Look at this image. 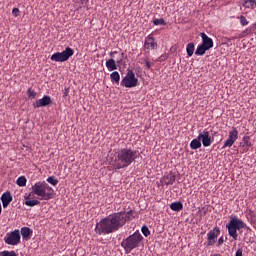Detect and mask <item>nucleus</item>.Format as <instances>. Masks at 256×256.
<instances>
[{
    "label": "nucleus",
    "mask_w": 256,
    "mask_h": 256,
    "mask_svg": "<svg viewBox=\"0 0 256 256\" xmlns=\"http://www.w3.org/2000/svg\"><path fill=\"white\" fill-rule=\"evenodd\" d=\"M131 213L132 211L117 212L105 217L99 223H97L95 232L98 235H109L117 232L119 229L125 226L127 221L130 220Z\"/></svg>",
    "instance_id": "f257e3e1"
},
{
    "label": "nucleus",
    "mask_w": 256,
    "mask_h": 256,
    "mask_svg": "<svg viewBox=\"0 0 256 256\" xmlns=\"http://www.w3.org/2000/svg\"><path fill=\"white\" fill-rule=\"evenodd\" d=\"M36 195L40 201H49L54 197V190L46 182H37L32 186V191L25 197V205L29 207L38 206V200H31Z\"/></svg>",
    "instance_id": "f03ea898"
},
{
    "label": "nucleus",
    "mask_w": 256,
    "mask_h": 256,
    "mask_svg": "<svg viewBox=\"0 0 256 256\" xmlns=\"http://www.w3.org/2000/svg\"><path fill=\"white\" fill-rule=\"evenodd\" d=\"M138 157L139 154L136 151L123 148L118 152L115 160H112L111 164L115 169H123L130 166Z\"/></svg>",
    "instance_id": "7ed1b4c3"
},
{
    "label": "nucleus",
    "mask_w": 256,
    "mask_h": 256,
    "mask_svg": "<svg viewBox=\"0 0 256 256\" xmlns=\"http://www.w3.org/2000/svg\"><path fill=\"white\" fill-rule=\"evenodd\" d=\"M226 228H228V235H230V237H232L234 240H237V231L246 228V224L242 220L238 219L236 216H232L230 218V223L226 225Z\"/></svg>",
    "instance_id": "20e7f679"
},
{
    "label": "nucleus",
    "mask_w": 256,
    "mask_h": 256,
    "mask_svg": "<svg viewBox=\"0 0 256 256\" xmlns=\"http://www.w3.org/2000/svg\"><path fill=\"white\" fill-rule=\"evenodd\" d=\"M142 240V235L139 232H136L133 235L129 236L126 240H124L121 243V246L124 248L126 254H129L133 249L139 246Z\"/></svg>",
    "instance_id": "39448f33"
},
{
    "label": "nucleus",
    "mask_w": 256,
    "mask_h": 256,
    "mask_svg": "<svg viewBox=\"0 0 256 256\" xmlns=\"http://www.w3.org/2000/svg\"><path fill=\"white\" fill-rule=\"evenodd\" d=\"M74 54V51L71 47H66L65 50L62 52H56L53 55H51V60L54 62H66L69 60L70 57H72Z\"/></svg>",
    "instance_id": "423d86ee"
},
{
    "label": "nucleus",
    "mask_w": 256,
    "mask_h": 256,
    "mask_svg": "<svg viewBox=\"0 0 256 256\" xmlns=\"http://www.w3.org/2000/svg\"><path fill=\"white\" fill-rule=\"evenodd\" d=\"M138 85V79L135 77V73L129 70L126 76L122 79L121 86L126 88H134Z\"/></svg>",
    "instance_id": "0eeeda50"
},
{
    "label": "nucleus",
    "mask_w": 256,
    "mask_h": 256,
    "mask_svg": "<svg viewBox=\"0 0 256 256\" xmlns=\"http://www.w3.org/2000/svg\"><path fill=\"white\" fill-rule=\"evenodd\" d=\"M239 138V132L235 126H232V130L228 132V139H226V142H224V146H222V149L225 148H231L234 143L238 140Z\"/></svg>",
    "instance_id": "6e6552de"
},
{
    "label": "nucleus",
    "mask_w": 256,
    "mask_h": 256,
    "mask_svg": "<svg viewBox=\"0 0 256 256\" xmlns=\"http://www.w3.org/2000/svg\"><path fill=\"white\" fill-rule=\"evenodd\" d=\"M20 231L15 230L11 233H8L6 237L4 238V241L6 244L11 245V246H16L20 243Z\"/></svg>",
    "instance_id": "1a4fd4ad"
},
{
    "label": "nucleus",
    "mask_w": 256,
    "mask_h": 256,
    "mask_svg": "<svg viewBox=\"0 0 256 256\" xmlns=\"http://www.w3.org/2000/svg\"><path fill=\"white\" fill-rule=\"evenodd\" d=\"M198 140L202 142L204 147H210L211 144L213 143L210 133L207 130H203V132H200Z\"/></svg>",
    "instance_id": "9d476101"
},
{
    "label": "nucleus",
    "mask_w": 256,
    "mask_h": 256,
    "mask_svg": "<svg viewBox=\"0 0 256 256\" xmlns=\"http://www.w3.org/2000/svg\"><path fill=\"white\" fill-rule=\"evenodd\" d=\"M52 103L51 97L49 95H44L43 98H40L33 102V107L35 109L40 107H46Z\"/></svg>",
    "instance_id": "9b49d317"
},
{
    "label": "nucleus",
    "mask_w": 256,
    "mask_h": 256,
    "mask_svg": "<svg viewBox=\"0 0 256 256\" xmlns=\"http://www.w3.org/2000/svg\"><path fill=\"white\" fill-rule=\"evenodd\" d=\"M220 234V229L218 227L210 230L207 234L208 246H213Z\"/></svg>",
    "instance_id": "f8f14e48"
},
{
    "label": "nucleus",
    "mask_w": 256,
    "mask_h": 256,
    "mask_svg": "<svg viewBox=\"0 0 256 256\" xmlns=\"http://www.w3.org/2000/svg\"><path fill=\"white\" fill-rule=\"evenodd\" d=\"M200 36L202 37V46H204L205 48H207L208 50L212 49L214 46V42L213 39L211 37H209L206 33L201 32Z\"/></svg>",
    "instance_id": "ddd939ff"
},
{
    "label": "nucleus",
    "mask_w": 256,
    "mask_h": 256,
    "mask_svg": "<svg viewBox=\"0 0 256 256\" xmlns=\"http://www.w3.org/2000/svg\"><path fill=\"white\" fill-rule=\"evenodd\" d=\"M145 47L148 50H154L157 48V42L155 41L154 37L149 35L145 40Z\"/></svg>",
    "instance_id": "4468645a"
},
{
    "label": "nucleus",
    "mask_w": 256,
    "mask_h": 256,
    "mask_svg": "<svg viewBox=\"0 0 256 256\" xmlns=\"http://www.w3.org/2000/svg\"><path fill=\"white\" fill-rule=\"evenodd\" d=\"M13 198L9 192L4 193L1 197L3 208H7L8 205L12 202Z\"/></svg>",
    "instance_id": "2eb2a0df"
},
{
    "label": "nucleus",
    "mask_w": 256,
    "mask_h": 256,
    "mask_svg": "<svg viewBox=\"0 0 256 256\" xmlns=\"http://www.w3.org/2000/svg\"><path fill=\"white\" fill-rule=\"evenodd\" d=\"M106 67L108 68L109 71H115L117 70V65H116V61L111 58L106 62Z\"/></svg>",
    "instance_id": "dca6fc26"
},
{
    "label": "nucleus",
    "mask_w": 256,
    "mask_h": 256,
    "mask_svg": "<svg viewBox=\"0 0 256 256\" xmlns=\"http://www.w3.org/2000/svg\"><path fill=\"white\" fill-rule=\"evenodd\" d=\"M190 147L192 150L200 149L202 147V142H200L199 138H194L190 143Z\"/></svg>",
    "instance_id": "f3484780"
},
{
    "label": "nucleus",
    "mask_w": 256,
    "mask_h": 256,
    "mask_svg": "<svg viewBox=\"0 0 256 256\" xmlns=\"http://www.w3.org/2000/svg\"><path fill=\"white\" fill-rule=\"evenodd\" d=\"M206 51H209V49L201 44V45L198 46L195 54L197 56H203L206 53Z\"/></svg>",
    "instance_id": "a211bd4d"
},
{
    "label": "nucleus",
    "mask_w": 256,
    "mask_h": 256,
    "mask_svg": "<svg viewBox=\"0 0 256 256\" xmlns=\"http://www.w3.org/2000/svg\"><path fill=\"white\" fill-rule=\"evenodd\" d=\"M111 77V81L113 83H116V84H119V81H120V74L118 71H113L110 75Z\"/></svg>",
    "instance_id": "6ab92c4d"
},
{
    "label": "nucleus",
    "mask_w": 256,
    "mask_h": 256,
    "mask_svg": "<svg viewBox=\"0 0 256 256\" xmlns=\"http://www.w3.org/2000/svg\"><path fill=\"white\" fill-rule=\"evenodd\" d=\"M170 208L175 212H179L183 209V204L181 202H175L170 205Z\"/></svg>",
    "instance_id": "aec40b11"
},
{
    "label": "nucleus",
    "mask_w": 256,
    "mask_h": 256,
    "mask_svg": "<svg viewBox=\"0 0 256 256\" xmlns=\"http://www.w3.org/2000/svg\"><path fill=\"white\" fill-rule=\"evenodd\" d=\"M32 231L28 228V227H23L21 229V235L23 237V239H28L29 236L31 235Z\"/></svg>",
    "instance_id": "412c9836"
},
{
    "label": "nucleus",
    "mask_w": 256,
    "mask_h": 256,
    "mask_svg": "<svg viewBox=\"0 0 256 256\" xmlns=\"http://www.w3.org/2000/svg\"><path fill=\"white\" fill-rule=\"evenodd\" d=\"M256 7V0H244V8H254Z\"/></svg>",
    "instance_id": "4be33fe9"
},
{
    "label": "nucleus",
    "mask_w": 256,
    "mask_h": 256,
    "mask_svg": "<svg viewBox=\"0 0 256 256\" xmlns=\"http://www.w3.org/2000/svg\"><path fill=\"white\" fill-rule=\"evenodd\" d=\"M194 50H195V45L193 42L188 43L187 45V54L188 57H192V55L194 54Z\"/></svg>",
    "instance_id": "5701e85b"
},
{
    "label": "nucleus",
    "mask_w": 256,
    "mask_h": 256,
    "mask_svg": "<svg viewBox=\"0 0 256 256\" xmlns=\"http://www.w3.org/2000/svg\"><path fill=\"white\" fill-rule=\"evenodd\" d=\"M27 183V180L24 176H21L17 179L16 184L20 187H25Z\"/></svg>",
    "instance_id": "b1692460"
},
{
    "label": "nucleus",
    "mask_w": 256,
    "mask_h": 256,
    "mask_svg": "<svg viewBox=\"0 0 256 256\" xmlns=\"http://www.w3.org/2000/svg\"><path fill=\"white\" fill-rule=\"evenodd\" d=\"M155 26H166V22L163 18H156L153 20Z\"/></svg>",
    "instance_id": "393cba45"
},
{
    "label": "nucleus",
    "mask_w": 256,
    "mask_h": 256,
    "mask_svg": "<svg viewBox=\"0 0 256 256\" xmlns=\"http://www.w3.org/2000/svg\"><path fill=\"white\" fill-rule=\"evenodd\" d=\"M242 141H244V146H247V147H251L252 144L250 142V137L249 136H244V138H242Z\"/></svg>",
    "instance_id": "a878e982"
},
{
    "label": "nucleus",
    "mask_w": 256,
    "mask_h": 256,
    "mask_svg": "<svg viewBox=\"0 0 256 256\" xmlns=\"http://www.w3.org/2000/svg\"><path fill=\"white\" fill-rule=\"evenodd\" d=\"M0 256H17V254L14 251H3Z\"/></svg>",
    "instance_id": "bb28decb"
},
{
    "label": "nucleus",
    "mask_w": 256,
    "mask_h": 256,
    "mask_svg": "<svg viewBox=\"0 0 256 256\" xmlns=\"http://www.w3.org/2000/svg\"><path fill=\"white\" fill-rule=\"evenodd\" d=\"M249 23V21L247 20V18L244 15L240 16V24H242V26H247Z\"/></svg>",
    "instance_id": "cd10ccee"
},
{
    "label": "nucleus",
    "mask_w": 256,
    "mask_h": 256,
    "mask_svg": "<svg viewBox=\"0 0 256 256\" xmlns=\"http://www.w3.org/2000/svg\"><path fill=\"white\" fill-rule=\"evenodd\" d=\"M143 61L146 63V67H147L148 70H150L151 67L154 66V63L150 62L147 57H144Z\"/></svg>",
    "instance_id": "c85d7f7f"
},
{
    "label": "nucleus",
    "mask_w": 256,
    "mask_h": 256,
    "mask_svg": "<svg viewBox=\"0 0 256 256\" xmlns=\"http://www.w3.org/2000/svg\"><path fill=\"white\" fill-rule=\"evenodd\" d=\"M47 182H48L49 184L53 185V186H56V185L58 184V180L55 179V177H49V178L47 179Z\"/></svg>",
    "instance_id": "c756f323"
},
{
    "label": "nucleus",
    "mask_w": 256,
    "mask_h": 256,
    "mask_svg": "<svg viewBox=\"0 0 256 256\" xmlns=\"http://www.w3.org/2000/svg\"><path fill=\"white\" fill-rule=\"evenodd\" d=\"M27 93H28L29 98H35L36 95H37V93L35 92V90H33V89H31V88H29V89L27 90Z\"/></svg>",
    "instance_id": "7c9ffc66"
},
{
    "label": "nucleus",
    "mask_w": 256,
    "mask_h": 256,
    "mask_svg": "<svg viewBox=\"0 0 256 256\" xmlns=\"http://www.w3.org/2000/svg\"><path fill=\"white\" fill-rule=\"evenodd\" d=\"M142 233L145 237H148L150 235V230L148 229L147 226L142 227Z\"/></svg>",
    "instance_id": "2f4dec72"
},
{
    "label": "nucleus",
    "mask_w": 256,
    "mask_h": 256,
    "mask_svg": "<svg viewBox=\"0 0 256 256\" xmlns=\"http://www.w3.org/2000/svg\"><path fill=\"white\" fill-rule=\"evenodd\" d=\"M167 60V55L166 54H162L158 59L157 61L158 62H164Z\"/></svg>",
    "instance_id": "473e14b6"
},
{
    "label": "nucleus",
    "mask_w": 256,
    "mask_h": 256,
    "mask_svg": "<svg viewBox=\"0 0 256 256\" xmlns=\"http://www.w3.org/2000/svg\"><path fill=\"white\" fill-rule=\"evenodd\" d=\"M19 9L18 8H13V10H12V15L14 16V17H18L19 16Z\"/></svg>",
    "instance_id": "72a5a7b5"
},
{
    "label": "nucleus",
    "mask_w": 256,
    "mask_h": 256,
    "mask_svg": "<svg viewBox=\"0 0 256 256\" xmlns=\"http://www.w3.org/2000/svg\"><path fill=\"white\" fill-rule=\"evenodd\" d=\"M235 256H243V251H242V249H238L237 251H236V255Z\"/></svg>",
    "instance_id": "f704fd0d"
},
{
    "label": "nucleus",
    "mask_w": 256,
    "mask_h": 256,
    "mask_svg": "<svg viewBox=\"0 0 256 256\" xmlns=\"http://www.w3.org/2000/svg\"><path fill=\"white\" fill-rule=\"evenodd\" d=\"M224 243V239L223 237H220V239H218V247L221 246Z\"/></svg>",
    "instance_id": "c9c22d12"
},
{
    "label": "nucleus",
    "mask_w": 256,
    "mask_h": 256,
    "mask_svg": "<svg viewBox=\"0 0 256 256\" xmlns=\"http://www.w3.org/2000/svg\"><path fill=\"white\" fill-rule=\"evenodd\" d=\"M174 177H171L170 181L166 182L167 185H172L174 183Z\"/></svg>",
    "instance_id": "e433bc0d"
},
{
    "label": "nucleus",
    "mask_w": 256,
    "mask_h": 256,
    "mask_svg": "<svg viewBox=\"0 0 256 256\" xmlns=\"http://www.w3.org/2000/svg\"><path fill=\"white\" fill-rule=\"evenodd\" d=\"M68 94H69V88H65V91H64L63 96H64V97H67Z\"/></svg>",
    "instance_id": "4c0bfd02"
},
{
    "label": "nucleus",
    "mask_w": 256,
    "mask_h": 256,
    "mask_svg": "<svg viewBox=\"0 0 256 256\" xmlns=\"http://www.w3.org/2000/svg\"><path fill=\"white\" fill-rule=\"evenodd\" d=\"M116 53H117V51H112V52L110 53V56L113 57V54H116Z\"/></svg>",
    "instance_id": "58836bf2"
},
{
    "label": "nucleus",
    "mask_w": 256,
    "mask_h": 256,
    "mask_svg": "<svg viewBox=\"0 0 256 256\" xmlns=\"http://www.w3.org/2000/svg\"><path fill=\"white\" fill-rule=\"evenodd\" d=\"M210 256H221L220 254H212Z\"/></svg>",
    "instance_id": "ea45409f"
},
{
    "label": "nucleus",
    "mask_w": 256,
    "mask_h": 256,
    "mask_svg": "<svg viewBox=\"0 0 256 256\" xmlns=\"http://www.w3.org/2000/svg\"><path fill=\"white\" fill-rule=\"evenodd\" d=\"M1 212H2V207H1V204H0V215H1Z\"/></svg>",
    "instance_id": "a19ab883"
},
{
    "label": "nucleus",
    "mask_w": 256,
    "mask_h": 256,
    "mask_svg": "<svg viewBox=\"0 0 256 256\" xmlns=\"http://www.w3.org/2000/svg\"><path fill=\"white\" fill-rule=\"evenodd\" d=\"M254 26H256V23H254Z\"/></svg>",
    "instance_id": "79ce46f5"
}]
</instances>
